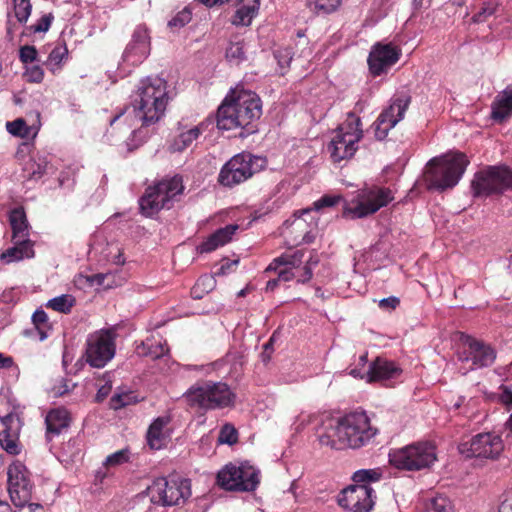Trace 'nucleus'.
<instances>
[{"mask_svg": "<svg viewBox=\"0 0 512 512\" xmlns=\"http://www.w3.org/2000/svg\"><path fill=\"white\" fill-rule=\"evenodd\" d=\"M262 115L260 97L253 91L232 89L217 110V127L220 130L240 128V137L257 131L256 122Z\"/></svg>", "mask_w": 512, "mask_h": 512, "instance_id": "nucleus-1", "label": "nucleus"}, {"mask_svg": "<svg viewBox=\"0 0 512 512\" xmlns=\"http://www.w3.org/2000/svg\"><path fill=\"white\" fill-rule=\"evenodd\" d=\"M377 433L365 411H354L325 426L318 440L322 446L335 450L358 449L370 444Z\"/></svg>", "mask_w": 512, "mask_h": 512, "instance_id": "nucleus-2", "label": "nucleus"}, {"mask_svg": "<svg viewBox=\"0 0 512 512\" xmlns=\"http://www.w3.org/2000/svg\"><path fill=\"white\" fill-rule=\"evenodd\" d=\"M167 81L160 77H147L139 83L132 99L135 117L141 121V127L134 134H142L147 128L158 123L166 112L170 101Z\"/></svg>", "mask_w": 512, "mask_h": 512, "instance_id": "nucleus-3", "label": "nucleus"}, {"mask_svg": "<svg viewBox=\"0 0 512 512\" xmlns=\"http://www.w3.org/2000/svg\"><path fill=\"white\" fill-rule=\"evenodd\" d=\"M469 160L462 152L432 158L426 167L424 181L429 190L445 191L458 184Z\"/></svg>", "mask_w": 512, "mask_h": 512, "instance_id": "nucleus-4", "label": "nucleus"}, {"mask_svg": "<svg viewBox=\"0 0 512 512\" xmlns=\"http://www.w3.org/2000/svg\"><path fill=\"white\" fill-rule=\"evenodd\" d=\"M183 399L191 408L208 411L232 406L235 394L226 383L200 381L183 394Z\"/></svg>", "mask_w": 512, "mask_h": 512, "instance_id": "nucleus-5", "label": "nucleus"}, {"mask_svg": "<svg viewBox=\"0 0 512 512\" xmlns=\"http://www.w3.org/2000/svg\"><path fill=\"white\" fill-rule=\"evenodd\" d=\"M267 166V159L250 152H241L231 157L220 169L217 181L219 185L233 188Z\"/></svg>", "mask_w": 512, "mask_h": 512, "instance_id": "nucleus-6", "label": "nucleus"}, {"mask_svg": "<svg viewBox=\"0 0 512 512\" xmlns=\"http://www.w3.org/2000/svg\"><path fill=\"white\" fill-rule=\"evenodd\" d=\"M151 503L163 507L180 506L190 498L191 480L171 475L158 477L147 488Z\"/></svg>", "mask_w": 512, "mask_h": 512, "instance_id": "nucleus-7", "label": "nucleus"}, {"mask_svg": "<svg viewBox=\"0 0 512 512\" xmlns=\"http://www.w3.org/2000/svg\"><path fill=\"white\" fill-rule=\"evenodd\" d=\"M184 190L182 177L165 178L146 189L139 199L141 213L146 217L156 215L161 209H170L174 198Z\"/></svg>", "mask_w": 512, "mask_h": 512, "instance_id": "nucleus-8", "label": "nucleus"}, {"mask_svg": "<svg viewBox=\"0 0 512 512\" xmlns=\"http://www.w3.org/2000/svg\"><path fill=\"white\" fill-rule=\"evenodd\" d=\"M436 447L429 441L415 442L389 453V463L404 471H420L430 468L435 461Z\"/></svg>", "mask_w": 512, "mask_h": 512, "instance_id": "nucleus-9", "label": "nucleus"}, {"mask_svg": "<svg viewBox=\"0 0 512 512\" xmlns=\"http://www.w3.org/2000/svg\"><path fill=\"white\" fill-rule=\"evenodd\" d=\"M394 199L392 191L387 187L377 185L366 186L357 191L352 199L353 207L345 202L342 215L345 218H365L387 206Z\"/></svg>", "mask_w": 512, "mask_h": 512, "instance_id": "nucleus-10", "label": "nucleus"}, {"mask_svg": "<svg viewBox=\"0 0 512 512\" xmlns=\"http://www.w3.org/2000/svg\"><path fill=\"white\" fill-rule=\"evenodd\" d=\"M361 119L349 112L347 120L337 128L335 135L327 146L333 162L351 158L357 151V143L363 137Z\"/></svg>", "mask_w": 512, "mask_h": 512, "instance_id": "nucleus-11", "label": "nucleus"}, {"mask_svg": "<svg viewBox=\"0 0 512 512\" xmlns=\"http://www.w3.org/2000/svg\"><path fill=\"white\" fill-rule=\"evenodd\" d=\"M260 471L249 462L226 464L216 476L217 485L226 491L252 492L260 483Z\"/></svg>", "mask_w": 512, "mask_h": 512, "instance_id": "nucleus-12", "label": "nucleus"}, {"mask_svg": "<svg viewBox=\"0 0 512 512\" xmlns=\"http://www.w3.org/2000/svg\"><path fill=\"white\" fill-rule=\"evenodd\" d=\"M474 196H489L512 188V170L506 166H490L477 172L471 183Z\"/></svg>", "mask_w": 512, "mask_h": 512, "instance_id": "nucleus-13", "label": "nucleus"}, {"mask_svg": "<svg viewBox=\"0 0 512 512\" xmlns=\"http://www.w3.org/2000/svg\"><path fill=\"white\" fill-rule=\"evenodd\" d=\"M115 336L113 329H101L88 336L85 359L91 367L103 368L114 357Z\"/></svg>", "mask_w": 512, "mask_h": 512, "instance_id": "nucleus-14", "label": "nucleus"}, {"mask_svg": "<svg viewBox=\"0 0 512 512\" xmlns=\"http://www.w3.org/2000/svg\"><path fill=\"white\" fill-rule=\"evenodd\" d=\"M8 492L12 503L18 507H25L32 499L35 488L32 474L20 461L12 462L7 470Z\"/></svg>", "mask_w": 512, "mask_h": 512, "instance_id": "nucleus-15", "label": "nucleus"}, {"mask_svg": "<svg viewBox=\"0 0 512 512\" xmlns=\"http://www.w3.org/2000/svg\"><path fill=\"white\" fill-rule=\"evenodd\" d=\"M410 102L411 96L408 94L395 95L390 100V104L382 110L371 126L377 140H384L389 131L404 118Z\"/></svg>", "mask_w": 512, "mask_h": 512, "instance_id": "nucleus-16", "label": "nucleus"}, {"mask_svg": "<svg viewBox=\"0 0 512 512\" xmlns=\"http://www.w3.org/2000/svg\"><path fill=\"white\" fill-rule=\"evenodd\" d=\"M504 445L500 436L490 432L479 433L469 441L459 445V451L466 457L494 459L503 451Z\"/></svg>", "mask_w": 512, "mask_h": 512, "instance_id": "nucleus-17", "label": "nucleus"}, {"mask_svg": "<svg viewBox=\"0 0 512 512\" xmlns=\"http://www.w3.org/2000/svg\"><path fill=\"white\" fill-rule=\"evenodd\" d=\"M375 498V491L370 485L355 484L342 490L338 504L351 512H370Z\"/></svg>", "mask_w": 512, "mask_h": 512, "instance_id": "nucleus-18", "label": "nucleus"}, {"mask_svg": "<svg viewBox=\"0 0 512 512\" xmlns=\"http://www.w3.org/2000/svg\"><path fill=\"white\" fill-rule=\"evenodd\" d=\"M463 350L458 353V360L471 362V369L484 368L492 365L496 359L495 350L471 336H464Z\"/></svg>", "mask_w": 512, "mask_h": 512, "instance_id": "nucleus-19", "label": "nucleus"}, {"mask_svg": "<svg viewBox=\"0 0 512 512\" xmlns=\"http://www.w3.org/2000/svg\"><path fill=\"white\" fill-rule=\"evenodd\" d=\"M401 56V49L392 43H376L372 46L367 62L373 76L386 73Z\"/></svg>", "mask_w": 512, "mask_h": 512, "instance_id": "nucleus-20", "label": "nucleus"}, {"mask_svg": "<svg viewBox=\"0 0 512 512\" xmlns=\"http://www.w3.org/2000/svg\"><path fill=\"white\" fill-rule=\"evenodd\" d=\"M151 38L145 25H138L133 30L131 39L125 47L122 58L123 61L138 65L142 63L150 54Z\"/></svg>", "mask_w": 512, "mask_h": 512, "instance_id": "nucleus-21", "label": "nucleus"}, {"mask_svg": "<svg viewBox=\"0 0 512 512\" xmlns=\"http://www.w3.org/2000/svg\"><path fill=\"white\" fill-rule=\"evenodd\" d=\"M401 372V369L393 361L377 357L369 365L367 380L368 382H375L395 379L399 377Z\"/></svg>", "mask_w": 512, "mask_h": 512, "instance_id": "nucleus-22", "label": "nucleus"}, {"mask_svg": "<svg viewBox=\"0 0 512 512\" xmlns=\"http://www.w3.org/2000/svg\"><path fill=\"white\" fill-rule=\"evenodd\" d=\"M238 228L239 226L237 224H228L225 227L217 229L196 247L197 252L200 254L210 253L224 246L232 240Z\"/></svg>", "mask_w": 512, "mask_h": 512, "instance_id": "nucleus-23", "label": "nucleus"}, {"mask_svg": "<svg viewBox=\"0 0 512 512\" xmlns=\"http://www.w3.org/2000/svg\"><path fill=\"white\" fill-rule=\"evenodd\" d=\"M238 228L239 226L237 224H228L225 227L217 229L196 247L197 252L200 254L210 253L224 246L232 240Z\"/></svg>", "mask_w": 512, "mask_h": 512, "instance_id": "nucleus-24", "label": "nucleus"}, {"mask_svg": "<svg viewBox=\"0 0 512 512\" xmlns=\"http://www.w3.org/2000/svg\"><path fill=\"white\" fill-rule=\"evenodd\" d=\"M70 421L69 412L65 408L59 407L50 410L45 418L47 441H51L55 436H59L63 430H66Z\"/></svg>", "mask_w": 512, "mask_h": 512, "instance_id": "nucleus-25", "label": "nucleus"}, {"mask_svg": "<svg viewBox=\"0 0 512 512\" xmlns=\"http://www.w3.org/2000/svg\"><path fill=\"white\" fill-rule=\"evenodd\" d=\"M491 109V118L495 122L506 120L512 114V88L507 87L500 92L492 102Z\"/></svg>", "mask_w": 512, "mask_h": 512, "instance_id": "nucleus-26", "label": "nucleus"}, {"mask_svg": "<svg viewBox=\"0 0 512 512\" xmlns=\"http://www.w3.org/2000/svg\"><path fill=\"white\" fill-rule=\"evenodd\" d=\"M13 241L15 245L1 254V259L4 262L11 263L34 256L33 244L30 239H16Z\"/></svg>", "mask_w": 512, "mask_h": 512, "instance_id": "nucleus-27", "label": "nucleus"}, {"mask_svg": "<svg viewBox=\"0 0 512 512\" xmlns=\"http://www.w3.org/2000/svg\"><path fill=\"white\" fill-rule=\"evenodd\" d=\"M47 166L48 161L45 157H29V159L23 163L22 177L27 181L37 182L46 173Z\"/></svg>", "mask_w": 512, "mask_h": 512, "instance_id": "nucleus-28", "label": "nucleus"}, {"mask_svg": "<svg viewBox=\"0 0 512 512\" xmlns=\"http://www.w3.org/2000/svg\"><path fill=\"white\" fill-rule=\"evenodd\" d=\"M9 221L13 232L12 240L29 239V224L22 207L14 208L10 212Z\"/></svg>", "mask_w": 512, "mask_h": 512, "instance_id": "nucleus-29", "label": "nucleus"}, {"mask_svg": "<svg viewBox=\"0 0 512 512\" xmlns=\"http://www.w3.org/2000/svg\"><path fill=\"white\" fill-rule=\"evenodd\" d=\"M169 423L168 417L156 418L148 428L147 443L151 449L158 450L164 444L163 428Z\"/></svg>", "mask_w": 512, "mask_h": 512, "instance_id": "nucleus-30", "label": "nucleus"}, {"mask_svg": "<svg viewBox=\"0 0 512 512\" xmlns=\"http://www.w3.org/2000/svg\"><path fill=\"white\" fill-rule=\"evenodd\" d=\"M244 0H241L243 2ZM259 6V0H254L253 5H242L238 8L233 16L232 24L236 26H248L251 24L253 17Z\"/></svg>", "mask_w": 512, "mask_h": 512, "instance_id": "nucleus-31", "label": "nucleus"}, {"mask_svg": "<svg viewBox=\"0 0 512 512\" xmlns=\"http://www.w3.org/2000/svg\"><path fill=\"white\" fill-rule=\"evenodd\" d=\"M168 351L169 349L166 342L162 343L161 341L152 343L147 340L146 342H142L141 345L137 347L138 354L149 356L152 359H159L166 355Z\"/></svg>", "mask_w": 512, "mask_h": 512, "instance_id": "nucleus-32", "label": "nucleus"}, {"mask_svg": "<svg viewBox=\"0 0 512 512\" xmlns=\"http://www.w3.org/2000/svg\"><path fill=\"white\" fill-rule=\"evenodd\" d=\"M200 134L201 131L198 127L182 132L174 139L171 145L173 151L181 152L185 150L199 137Z\"/></svg>", "mask_w": 512, "mask_h": 512, "instance_id": "nucleus-33", "label": "nucleus"}, {"mask_svg": "<svg viewBox=\"0 0 512 512\" xmlns=\"http://www.w3.org/2000/svg\"><path fill=\"white\" fill-rule=\"evenodd\" d=\"M342 0H307V7L316 14H330L341 5Z\"/></svg>", "mask_w": 512, "mask_h": 512, "instance_id": "nucleus-34", "label": "nucleus"}, {"mask_svg": "<svg viewBox=\"0 0 512 512\" xmlns=\"http://www.w3.org/2000/svg\"><path fill=\"white\" fill-rule=\"evenodd\" d=\"M426 512H454V505L447 496L438 494L428 501Z\"/></svg>", "mask_w": 512, "mask_h": 512, "instance_id": "nucleus-35", "label": "nucleus"}, {"mask_svg": "<svg viewBox=\"0 0 512 512\" xmlns=\"http://www.w3.org/2000/svg\"><path fill=\"white\" fill-rule=\"evenodd\" d=\"M75 304V299L68 294H63L50 299L46 306L57 312L69 313Z\"/></svg>", "mask_w": 512, "mask_h": 512, "instance_id": "nucleus-36", "label": "nucleus"}, {"mask_svg": "<svg viewBox=\"0 0 512 512\" xmlns=\"http://www.w3.org/2000/svg\"><path fill=\"white\" fill-rule=\"evenodd\" d=\"M87 280L91 285L96 284L99 286H104L106 288H113L114 286H119L122 284L123 279L118 277L116 280V274L111 272L108 273H97L92 276H89Z\"/></svg>", "mask_w": 512, "mask_h": 512, "instance_id": "nucleus-37", "label": "nucleus"}, {"mask_svg": "<svg viewBox=\"0 0 512 512\" xmlns=\"http://www.w3.org/2000/svg\"><path fill=\"white\" fill-rule=\"evenodd\" d=\"M0 446L10 455H18L21 452L19 434L1 432Z\"/></svg>", "mask_w": 512, "mask_h": 512, "instance_id": "nucleus-38", "label": "nucleus"}, {"mask_svg": "<svg viewBox=\"0 0 512 512\" xmlns=\"http://www.w3.org/2000/svg\"><path fill=\"white\" fill-rule=\"evenodd\" d=\"M302 253L297 251L293 255H281L275 258L266 268V272L276 271L279 266H292L297 267L301 262Z\"/></svg>", "mask_w": 512, "mask_h": 512, "instance_id": "nucleus-39", "label": "nucleus"}, {"mask_svg": "<svg viewBox=\"0 0 512 512\" xmlns=\"http://www.w3.org/2000/svg\"><path fill=\"white\" fill-rule=\"evenodd\" d=\"M382 473L378 469H360L354 472L352 480L356 484L369 485L370 482H377L381 479Z\"/></svg>", "mask_w": 512, "mask_h": 512, "instance_id": "nucleus-40", "label": "nucleus"}, {"mask_svg": "<svg viewBox=\"0 0 512 512\" xmlns=\"http://www.w3.org/2000/svg\"><path fill=\"white\" fill-rule=\"evenodd\" d=\"M342 200H343L342 196H340V195H328V194L323 195L320 199H318L317 201H315L313 203L312 208L304 209L302 211V214H308L312 210L319 211L323 208L333 207V206L337 205L338 203H340Z\"/></svg>", "mask_w": 512, "mask_h": 512, "instance_id": "nucleus-41", "label": "nucleus"}, {"mask_svg": "<svg viewBox=\"0 0 512 512\" xmlns=\"http://www.w3.org/2000/svg\"><path fill=\"white\" fill-rule=\"evenodd\" d=\"M226 58L228 61L239 64L246 59L244 45L242 42H230L226 49Z\"/></svg>", "mask_w": 512, "mask_h": 512, "instance_id": "nucleus-42", "label": "nucleus"}, {"mask_svg": "<svg viewBox=\"0 0 512 512\" xmlns=\"http://www.w3.org/2000/svg\"><path fill=\"white\" fill-rule=\"evenodd\" d=\"M6 129L13 136L21 138H28L31 130L30 127L26 124L25 120L22 118L7 122Z\"/></svg>", "mask_w": 512, "mask_h": 512, "instance_id": "nucleus-43", "label": "nucleus"}, {"mask_svg": "<svg viewBox=\"0 0 512 512\" xmlns=\"http://www.w3.org/2000/svg\"><path fill=\"white\" fill-rule=\"evenodd\" d=\"M498 6L499 3L497 0L484 1L480 10L472 17L473 22H484L487 19V17L493 15L496 12Z\"/></svg>", "mask_w": 512, "mask_h": 512, "instance_id": "nucleus-44", "label": "nucleus"}, {"mask_svg": "<svg viewBox=\"0 0 512 512\" xmlns=\"http://www.w3.org/2000/svg\"><path fill=\"white\" fill-rule=\"evenodd\" d=\"M293 51L290 47L278 48L274 51V58L282 70L281 74L284 75L285 71L289 68L293 59Z\"/></svg>", "mask_w": 512, "mask_h": 512, "instance_id": "nucleus-45", "label": "nucleus"}, {"mask_svg": "<svg viewBox=\"0 0 512 512\" xmlns=\"http://www.w3.org/2000/svg\"><path fill=\"white\" fill-rule=\"evenodd\" d=\"M30 0H14V12L19 23L25 24L31 14Z\"/></svg>", "mask_w": 512, "mask_h": 512, "instance_id": "nucleus-46", "label": "nucleus"}, {"mask_svg": "<svg viewBox=\"0 0 512 512\" xmlns=\"http://www.w3.org/2000/svg\"><path fill=\"white\" fill-rule=\"evenodd\" d=\"M67 55L68 49L66 44L64 42L62 44H58L50 52L48 56V64L59 68L61 62L67 57Z\"/></svg>", "mask_w": 512, "mask_h": 512, "instance_id": "nucleus-47", "label": "nucleus"}, {"mask_svg": "<svg viewBox=\"0 0 512 512\" xmlns=\"http://www.w3.org/2000/svg\"><path fill=\"white\" fill-rule=\"evenodd\" d=\"M191 18V11L189 8L185 7L168 22V27L171 29H180L188 24L191 21Z\"/></svg>", "mask_w": 512, "mask_h": 512, "instance_id": "nucleus-48", "label": "nucleus"}, {"mask_svg": "<svg viewBox=\"0 0 512 512\" xmlns=\"http://www.w3.org/2000/svg\"><path fill=\"white\" fill-rule=\"evenodd\" d=\"M219 442L229 445H233L238 441V432L230 424H225L219 434Z\"/></svg>", "mask_w": 512, "mask_h": 512, "instance_id": "nucleus-49", "label": "nucleus"}, {"mask_svg": "<svg viewBox=\"0 0 512 512\" xmlns=\"http://www.w3.org/2000/svg\"><path fill=\"white\" fill-rule=\"evenodd\" d=\"M130 452L128 449H122L108 455L104 461L105 466H117L129 461Z\"/></svg>", "mask_w": 512, "mask_h": 512, "instance_id": "nucleus-50", "label": "nucleus"}, {"mask_svg": "<svg viewBox=\"0 0 512 512\" xmlns=\"http://www.w3.org/2000/svg\"><path fill=\"white\" fill-rule=\"evenodd\" d=\"M54 19V16L52 13H48L43 15L36 24H33L26 29L29 31V33H41V32H47L51 26V23Z\"/></svg>", "mask_w": 512, "mask_h": 512, "instance_id": "nucleus-51", "label": "nucleus"}, {"mask_svg": "<svg viewBox=\"0 0 512 512\" xmlns=\"http://www.w3.org/2000/svg\"><path fill=\"white\" fill-rule=\"evenodd\" d=\"M38 52L34 46L25 45L19 50V59L22 63H32L37 59Z\"/></svg>", "mask_w": 512, "mask_h": 512, "instance_id": "nucleus-52", "label": "nucleus"}, {"mask_svg": "<svg viewBox=\"0 0 512 512\" xmlns=\"http://www.w3.org/2000/svg\"><path fill=\"white\" fill-rule=\"evenodd\" d=\"M317 263V259L313 260L312 258H310L306 262L305 266L302 268L301 273L299 275H296L297 282L302 284L307 283L313 276L311 265H317Z\"/></svg>", "mask_w": 512, "mask_h": 512, "instance_id": "nucleus-53", "label": "nucleus"}, {"mask_svg": "<svg viewBox=\"0 0 512 512\" xmlns=\"http://www.w3.org/2000/svg\"><path fill=\"white\" fill-rule=\"evenodd\" d=\"M26 77L29 82L40 83L44 78V71L40 66L35 65L27 69Z\"/></svg>", "mask_w": 512, "mask_h": 512, "instance_id": "nucleus-54", "label": "nucleus"}, {"mask_svg": "<svg viewBox=\"0 0 512 512\" xmlns=\"http://www.w3.org/2000/svg\"><path fill=\"white\" fill-rule=\"evenodd\" d=\"M501 393L499 395V400L505 406L512 405V385H504L502 384L499 387Z\"/></svg>", "mask_w": 512, "mask_h": 512, "instance_id": "nucleus-55", "label": "nucleus"}, {"mask_svg": "<svg viewBox=\"0 0 512 512\" xmlns=\"http://www.w3.org/2000/svg\"><path fill=\"white\" fill-rule=\"evenodd\" d=\"M131 402L129 394H115L111 398V405L114 409H120Z\"/></svg>", "mask_w": 512, "mask_h": 512, "instance_id": "nucleus-56", "label": "nucleus"}, {"mask_svg": "<svg viewBox=\"0 0 512 512\" xmlns=\"http://www.w3.org/2000/svg\"><path fill=\"white\" fill-rule=\"evenodd\" d=\"M274 337L275 335L273 334L271 338L263 345V351L260 354V358L264 364H267L270 361L272 353L274 351Z\"/></svg>", "mask_w": 512, "mask_h": 512, "instance_id": "nucleus-57", "label": "nucleus"}, {"mask_svg": "<svg viewBox=\"0 0 512 512\" xmlns=\"http://www.w3.org/2000/svg\"><path fill=\"white\" fill-rule=\"evenodd\" d=\"M32 322L35 328L40 326H49L47 313L42 309H37L32 315Z\"/></svg>", "mask_w": 512, "mask_h": 512, "instance_id": "nucleus-58", "label": "nucleus"}, {"mask_svg": "<svg viewBox=\"0 0 512 512\" xmlns=\"http://www.w3.org/2000/svg\"><path fill=\"white\" fill-rule=\"evenodd\" d=\"M400 304L399 298L390 296L379 301V307L383 309H395Z\"/></svg>", "mask_w": 512, "mask_h": 512, "instance_id": "nucleus-59", "label": "nucleus"}, {"mask_svg": "<svg viewBox=\"0 0 512 512\" xmlns=\"http://www.w3.org/2000/svg\"><path fill=\"white\" fill-rule=\"evenodd\" d=\"M293 268L292 266H287L285 269L279 271L278 277L281 282H288L296 277Z\"/></svg>", "mask_w": 512, "mask_h": 512, "instance_id": "nucleus-60", "label": "nucleus"}, {"mask_svg": "<svg viewBox=\"0 0 512 512\" xmlns=\"http://www.w3.org/2000/svg\"><path fill=\"white\" fill-rule=\"evenodd\" d=\"M498 512H512V492L509 493L499 506Z\"/></svg>", "mask_w": 512, "mask_h": 512, "instance_id": "nucleus-61", "label": "nucleus"}, {"mask_svg": "<svg viewBox=\"0 0 512 512\" xmlns=\"http://www.w3.org/2000/svg\"><path fill=\"white\" fill-rule=\"evenodd\" d=\"M14 365L13 358L0 352V369H8Z\"/></svg>", "mask_w": 512, "mask_h": 512, "instance_id": "nucleus-62", "label": "nucleus"}, {"mask_svg": "<svg viewBox=\"0 0 512 512\" xmlns=\"http://www.w3.org/2000/svg\"><path fill=\"white\" fill-rule=\"evenodd\" d=\"M237 264H238V260L227 261L225 264L221 265V267L219 268L217 274L218 275H225V274L228 273V271L230 270V268L233 265H237Z\"/></svg>", "mask_w": 512, "mask_h": 512, "instance_id": "nucleus-63", "label": "nucleus"}, {"mask_svg": "<svg viewBox=\"0 0 512 512\" xmlns=\"http://www.w3.org/2000/svg\"><path fill=\"white\" fill-rule=\"evenodd\" d=\"M280 279L279 277L277 278H274V279H270L267 284H266V288L265 290L267 292H273L278 286H279V283H280Z\"/></svg>", "mask_w": 512, "mask_h": 512, "instance_id": "nucleus-64", "label": "nucleus"}]
</instances>
